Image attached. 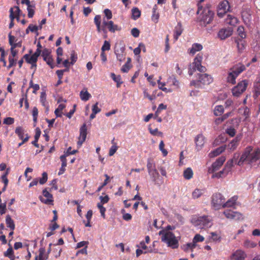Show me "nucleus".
Returning <instances> with one entry per match:
<instances>
[{
	"label": "nucleus",
	"instance_id": "nucleus-38",
	"mask_svg": "<svg viewBox=\"0 0 260 260\" xmlns=\"http://www.w3.org/2000/svg\"><path fill=\"white\" fill-rule=\"evenodd\" d=\"M41 134V130L39 128H37L36 129V134L35 135V140L34 141L32 142V144L36 147L38 148L39 147V145L38 143V140L40 137Z\"/></svg>",
	"mask_w": 260,
	"mask_h": 260
},
{
	"label": "nucleus",
	"instance_id": "nucleus-37",
	"mask_svg": "<svg viewBox=\"0 0 260 260\" xmlns=\"http://www.w3.org/2000/svg\"><path fill=\"white\" fill-rule=\"evenodd\" d=\"M15 133L20 140H23L25 138L24 136H25L26 134H24V129L22 127H17L15 129Z\"/></svg>",
	"mask_w": 260,
	"mask_h": 260
},
{
	"label": "nucleus",
	"instance_id": "nucleus-64",
	"mask_svg": "<svg viewBox=\"0 0 260 260\" xmlns=\"http://www.w3.org/2000/svg\"><path fill=\"white\" fill-rule=\"evenodd\" d=\"M110 44L107 41H105L101 50L102 51H109L110 49Z\"/></svg>",
	"mask_w": 260,
	"mask_h": 260
},
{
	"label": "nucleus",
	"instance_id": "nucleus-20",
	"mask_svg": "<svg viewBox=\"0 0 260 260\" xmlns=\"http://www.w3.org/2000/svg\"><path fill=\"white\" fill-rule=\"evenodd\" d=\"M245 70V66L240 62L235 64L233 67L230 68V71H232L234 74H236L238 76Z\"/></svg>",
	"mask_w": 260,
	"mask_h": 260
},
{
	"label": "nucleus",
	"instance_id": "nucleus-36",
	"mask_svg": "<svg viewBox=\"0 0 260 260\" xmlns=\"http://www.w3.org/2000/svg\"><path fill=\"white\" fill-rule=\"evenodd\" d=\"M210 235L211 236L209 238L210 241L214 242H218L220 241L221 236L216 232H211Z\"/></svg>",
	"mask_w": 260,
	"mask_h": 260
},
{
	"label": "nucleus",
	"instance_id": "nucleus-13",
	"mask_svg": "<svg viewBox=\"0 0 260 260\" xmlns=\"http://www.w3.org/2000/svg\"><path fill=\"white\" fill-rule=\"evenodd\" d=\"M125 47L124 46H116L115 47L114 53L116 56L117 60L121 62L125 58Z\"/></svg>",
	"mask_w": 260,
	"mask_h": 260
},
{
	"label": "nucleus",
	"instance_id": "nucleus-7",
	"mask_svg": "<svg viewBox=\"0 0 260 260\" xmlns=\"http://www.w3.org/2000/svg\"><path fill=\"white\" fill-rule=\"evenodd\" d=\"M248 84L247 80H243L239 82L238 84L232 89V92L234 96L239 97L246 89Z\"/></svg>",
	"mask_w": 260,
	"mask_h": 260
},
{
	"label": "nucleus",
	"instance_id": "nucleus-43",
	"mask_svg": "<svg viewBox=\"0 0 260 260\" xmlns=\"http://www.w3.org/2000/svg\"><path fill=\"white\" fill-rule=\"evenodd\" d=\"M38 256L39 260H46L48 259V254L45 253L44 248H40L39 249V254Z\"/></svg>",
	"mask_w": 260,
	"mask_h": 260
},
{
	"label": "nucleus",
	"instance_id": "nucleus-59",
	"mask_svg": "<svg viewBox=\"0 0 260 260\" xmlns=\"http://www.w3.org/2000/svg\"><path fill=\"white\" fill-rule=\"evenodd\" d=\"M164 147H165V144L164 143V141L161 140L160 142V143L159 145V149L162 152L163 155L164 156H165L168 154V151L164 148Z\"/></svg>",
	"mask_w": 260,
	"mask_h": 260
},
{
	"label": "nucleus",
	"instance_id": "nucleus-58",
	"mask_svg": "<svg viewBox=\"0 0 260 260\" xmlns=\"http://www.w3.org/2000/svg\"><path fill=\"white\" fill-rule=\"evenodd\" d=\"M92 216V212H87V214L86 215V217L87 219V222L85 223V221H84V222L85 223V226L87 227H90L91 225L90 223V220Z\"/></svg>",
	"mask_w": 260,
	"mask_h": 260
},
{
	"label": "nucleus",
	"instance_id": "nucleus-61",
	"mask_svg": "<svg viewBox=\"0 0 260 260\" xmlns=\"http://www.w3.org/2000/svg\"><path fill=\"white\" fill-rule=\"evenodd\" d=\"M48 179V175L46 172H43L42 174V177L39 179V183L41 184H45Z\"/></svg>",
	"mask_w": 260,
	"mask_h": 260
},
{
	"label": "nucleus",
	"instance_id": "nucleus-21",
	"mask_svg": "<svg viewBox=\"0 0 260 260\" xmlns=\"http://www.w3.org/2000/svg\"><path fill=\"white\" fill-rule=\"evenodd\" d=\"M233 30L231 28H223L219 30L218 36L221 40H223L231 36Z\"/></svg>",
	"mask_w": 260,
	"mask_h": 260
},
{
	"label": "nucleus",
	"instance_id": "nucleus-42",
	"mask_svg": "<svg viewBox=\"0 0 260 260\" xmlns=\"http://www.w3.org/2000/svg\"><path fill=\"white\" fill-rule=\"evenodd\" d=\"M224 112V108L222 105H217L214 109V114L217 116L221 115Z\"/></svg>",
	"mask_w": 260,
	"mask_h": 260
},
{
	"label": "nucleus",
	"instance_id": "nucleus-18",
	"mask_svg": "<svg viewBox=\"0 0 260 260\" xmlns=\"http://www.w3.org/2000/svg\"><path fill=\"white\" fill-rule=\"evenodd\" d=\"M242 138L241 135H237L228 145V149L230 151H234L238 147Z\"/></svg>",
	"mask_w": 260,
	"mask_h": 260
},
{
	"label": "nucleus",
	"instance_id": "nucleus-27",
	"mask_svg": "<svg viewBox=\"0 0 260 260\" xmlns=\"http://www.w3.org/2000/svg\"><path fill=\"white\" fill-rule=\"evenodd\" d=\"M100 199L101 200V203H98L97 206L100 211H106V209L103 206L102 204L107 203L109 200V198L108 195H105V196H102L100 197Z\"/></svg>",
	"mask_w": 260,
	"mask_h": 260
},
{
	"label": "nucleus",
	"instance_id": "nucleus-12",
	"mask_svg": "<svg viewBox=\"0 0 260 260\" xmlns=\"http://www.w3.org/2000/svg\"><path fill=\"white\" fill-rule=\"evenodd\" d=\"M87 127L86 123H84L80 128V135L78 137V141L77 144L81 146L82 144L85 142L87 134Z\"/></svg>",
	"mask_w": 260,
	"mask_h": 260
},
{
	"label": "nucleus",
	"instance_id": "nucleus-47",
	"mask_svg": "<svg viewBox=\"0 0 260 260\" xmlns=\"http://www.w3.org/2000/svg\"><path fill=\"white\" fill-rule=\"evenodd\" d=\"M137 247L142 249L145 250V251L144 252V253L152 252V249H149L148 248V247L146 245V243L144 241L141 242L139 245H137Z\"/></svg>",
	"mask_w": 260,
	"mask_h": 260
},
{
	"label": "nucleus",
	"instance_id": "nucleus-52",
	"mask_svg": "<svg viewBox=\"0 0 260 260\" xmlns=\"http://www.w3.org/2000/svg\"><path fill=\"white\" fill-rule=\"evenodd\" d=\"M225 132L230 137H233L236 135V131L233 127L230 126L229 127L226 128V129L225 130Z\"/></svg>",
	"mask_w": 260,
	"mask_h": 260
},
{
	"label": "nucleus",
	"instance_id": "nucleus-28",
	"mask_svg": "<svg viewBox=\"0 0 260 260\" xmlns=\"http://www.w3.org/2000/svg\"><path fill=\"white\" fill-rule=\"evenodd\" d=\"M203 49V46L199 43H194L191 47L188 49V52L192 55H194L197 51H200Z\"/></svg>",
	"mask_w": 260,
	"mask_h": 260
},
{
	"label": "nucleus",
	"instance_id": "nucleus-46",
	"mask_svg": "<svg viewBox=\"0 0 260 260\" xmlns=\"http://www.w3.org/2000/svg\"><path fill=\"white\" fill-rule=\"evenodd\" d=\"M132 18L134 20H136L139 18L141 16V11L137 8H134L132 10Z\"/></svg>",
	"mask_w": 260,
	"mask_h": 260
},
{
	"label": "nucleus",
	"instance_id": "nucleus-53",
	"mask_svg": "<svg viewBox=\"0 0 260 260\" xmlns=\"http://www.w3.org/2000/svg\"><path fill=\"white\" fill-rule=\"evenodd\" d=\"M237 32L241 39L245 38L246 34L244 31V28L243 26H239L237 28Z\"/></svg>",
	"mask_w": 260,
	"mask_h": 260
},
{
	"label": "nucleus",
	"instance_id": "nucleus-23",
	"mask_svg": "<svg viewBox=\"0 0 260 260\" xmlns=\"http://www.w3.org/2000/svg\"><path fill=\"white\" fill-rule=\"evenodd\" d=\"M23 58L25 59L26 61L29 64H31V68L37 67L36 62L38 60V58L34 54L30 56L28 54H26L23 56Z\"/></svg>",
	"mask_w": 260,
	"mask_h": 260
},
{
	"label": "nucleus",
	"instance_id": "nucleus-6",
	"mask_svg": "<svg viewBox=\"0 0 260 260\" xmlns=\"http://www.w3.org/2000/svg\"><path fill=\"white\" fill-rule=\"evenodd\" d=\"M197 80H192L190 82V85L197 87L200 86V83L203 85H209L213 81L211 76L207 74H198L197 75Z\"/></svg>",
	"mask_w": 260,
	"mask_h": 260
},
{
	"label": "nucleus",
	"instance_id": "nucleus-60",
	"mask_svg": "<svg viewBox=\"0 0 260 260\" xmlns=\"http://www.w3.org/2000/svg\"><path fill=\"white\" fill-rule=\"evenodd\" d=\"M166 109H167V105H165L164 104H159L156 111L155 113V114H154L155 116H158V115H159V114L160 113L161 110H165Z\"/></svg>",
	"mask_w": 260,
	"mask_h": 260
},
{
	"label": "nucleus",
	"instance_id": "nucleus-48",
	"mask_svg": "<svg viewBox=\"0 0 260 260\" xmlns=\"http://www.w3.org/2000/svg\"><path fill=\"white\" fill-rule=\"evenodd\" d=\"M40 102L43 106L45 107H48V105L46 102V94L44 92H42L40 95Z\"/></svg>",
	"mask_w": 260,
	"mask_h": 260
},
{
	"label": "nucleus",
	"instance_id": "nucleus-25",
	"mask_svg": "<svg viewBox=\"0 0 260 260\" xmlns=\"http://www.w3.org/2000/svg\"><path fill=\"white\" fill-rule=\"evenodd\" d=\"M183 31V28L182 25L180 22H178L177 25L175 27L174 30V39L175 41H177L181 36Z\"/></svg>",
	"mask_w": 260,
	"mask_h": 260
},
{
	"label": "nucleus",
	"instance_id": "nucleus-35",
	"mask_svg": "<svg viewBox=\"0 0 260 260\" xmlns=\"http://www.w3.org/2000/svg\"><path fill=\"white\" fill-rule=\"evenodd\" d=\"M238 22V19L231 15H228L226 22L232 26L235 25Z\"/></svg>",
	"mask_w": 260,
	"mask_h": 260
},
{
	"label": "nucleus",
	"instance_id": "nucleus-11",
	"mask_svg": "<svg viewBox=\"0 0 260 260\" xmlns=\"http://www.w3.org/2000/svg\"><path fill=\"white\" fill-rule=\"evenodd\" d=\"M233 165V160L232 159L228 161L223 170L218 173H215L213 175V177L219 178L225 176L228 172L231 171Z\"/></svg>",
	"mask_w": 260,
	"mask_h": 260
},
{
	"label": "nucleus",
	"instance_id": "nucleus-14",
	"mask_svg": "<svg viewBox=\"0 0 260 260\" xmlns=\"http://www.w3.org/2000/svg\"><path fill=\"white\" fill-rule=\"evenodd\" d=\"M20 11L19 8L17 6H15L14 8H11L10 10V18L11 22L9 24V28H12L14 26V20L15 18H17V20L19 19V13Z\"/></svg>",
	"mask_w": 260,
	"mask_h": 260
},
{
	"label": "nucleus",
	"instance_id": "nucleus-1",
	"mask_svg": "<svg viewBox=\"0 0 260 260\" xmlns=\"http://www.w3.org/2000/svg\"><path fill=\"white\" fill-rule=\"evenodd\" d=\"M259 159L260 148H256L253 149L251 146H248L243 151L238 164L241 165L244 162L251 164L256 162Z\"/></svg>",
	"mask_w": 260,
	"mask_h": 260
},
{
	"label": "nucleus",
	"instance_id": "nucleus-44",
	"mask_svg": "<svg viewBox=\"0 0 260 260\" xmlns=\"http://www.w3.org/2000/svg\"><path fill=\"white\" fill-rule=\"evenodd\" d=\"M147 168L148 170V172H149V171H152L153 170H156L155 164L152 159L148 158L147 159Z\"/></svg>",
	"mask_w": 260,
	"mask_h": 260
},
{
	"label": "nucleus",
	"instance_id": "nucleus-22",
	"mask_svg": "<svg viewBox=\"0 0 260 260\" xmlns=\"http://www.w3.org/2000/svg\"><path fill=\"white\" fill-rule=\"evenodd\" d=\"M225 160L224 156L219 157L212 165V172L217 171Z\"/></svg>",
	"mask_w": 260,
	"mask_h": 260
},
{
	"label": "nucleus",
	"instance_id": "nucleus-31",
	"mask_svg": "<svg viewBox=\"0 0 260 260\" xmlns=\"http://www.w3.org/2000/svg\"><path fill=\"white\" fill-rule=\"evenodd\" d=\"M237 77L238 76L236 74H234L232 71L230 70L227 77V82L232 84H235Z\"/></svg>",
	"mask_w": 260,
	"mask_h": 260
},
{
	"label": "nucleus",
	"instance_id": "nucleus-19",
	"mask_svg": "<svg viewBox=\"0 0 260 260\" xmlns=\"http://www.w3.org/2000/svg\"><path fill=\"white\" fill-rule=\"evenodd\" d=\"M223 214L229 219L239 220L243 219V215L241 212H223Z\"/></svg>",
	"mask_w": 260,
	"mask_h": 260
},
{
	"label": "nucleus",
	"instance_id": "nucleus-33",
	"mask_svg": "<svg viewBox=\"0 0 260 260\" xmlns=\"http://www.w3.org/2000/svg\"><path fill=\"white\" fill-rule=\"evenodd\" d=\"M230 5L228 1H223L221 2L218 6V9L221 10H224V12H228L230 9Z\"/></svg>",
	"mask_w": 260,
	"mask_h": 260
},
{
	"label": "nucleus",
	"instance_id": "nucleus-63",
	"mask_svg": "<svg viewBox=\"0 0 260 260\" xmlns=\"http://www.w3.org/2000/svg\"><path fill=\"white\" fill-rule=\"evenodd\" d=\"M78 58L77 54H76L75 51H73L71 54V62L70 63L71 65H73L77 61Z\"/></svg>",
	"mask_w": 260,
	"mask_h": 260
},
{
	"label": "nucleus",
	"instance_id": "nucleus-8",
	"mask_svg": "<svg viewBox=\"0 0 260 260\" xmlns=\"http://www.w3.org/2000/svg\"><path fill=\"white\" fill-rule=\"evenodd\" d=\"M224 201L225 199L220 193L216 192L212 195L211 203L216 209L223 207Z\"/></svg>",
	"mask_w": 260,
	"mask_h": 260
},
{
	"label": "nucleus",
	"instance_id": "nucleus-10",
	"mask_svg": "<svg viewBox=\"0 0 260 260\" xmlns=\"http://www.w3.org/2000/svg\"><path fill=\"white\" fill-rule=\"evenodd\" d=\"M252 12L250 8L247 6L242 7L241 12V17L245 23H248L251 19Z\"/></svg>",
	"mask_w": 260,
	"mask_h": 260
},
{
	"label": "nucleus",
	"instance_id": "nucleus-50",
	"mask_svg": "<svg viewBox=\"0 0 260 260\" xmlns=\"http://www.w3.org/2000/svg\"><path fill=\"white\" fill-rule=\"evenodd\" d=\"M150 133L153 136H157L160 137H162L163 134L162 132L158 131V129L156 128L155 129H153L151 127H149L148 128Z\"/></svg>",
	"mask_w": 260,
	"mask_h": 260
},
{
	"label": "nucleus",
	"instance_id": "nucleus-54",
	"mask_svg": "<svg viewBox=\"0 0 260 260\" xmlns=\"http://www.w3.org/2000/svg\"><path fill=\"white\" fill-rule=\"evenodd\" d=\"M204 239L205 238L203 236L200 234H196L192 239V242L194 243L197 244L198 242H203Z\"/></svg>",
	"mask_w": 260,
	"mask_h": 260
},
{
	"label": "nucleus",
	"instance_id": "nucleus-39",
	"mask_svg": "<svg viewBox=\"0 0 260 260\" xmlns=\"http://www.w3.org/2000/svg\"><path fill=\"white\" fill-rule=\"evenodd\" d=\"M193 174V171L190 168H187L183 172V177L187 180H189L192 178Z\"/></svg>",
	"mask_w": 260,
	"mask_h": 260
},
{
	"label": "nucleus",
	"instance_id": "nucleus-45",
	"mask_svg": "<svg viewBox=\"0 0 260 260\" xmlns=\"http://www.w3.org/2000/svg\"><path fill=\"white\" fill-rule=\"evenodd\" d=\"M204 193V189L196 188L192 193V198L194 199L201 197Z\"/></svg>",
	"mask_w": 260,
	"mask_h": 260
},
{
	"label": "nucleus",
	"instance_id": "nucleus-3",
	"mask_svg": "<svg viewBox=\"0 0 260 260\" xmlns=\"http://www.w3.org/2000/svg\"><path fill=\"white\" fill-rule=\"evenodd\" d=\"M211 218L206 215L194 216L192 218L191 222L195 226L200 229L208 228L212 225Z\"/></svg>",
	"mask_w": 260,
	"mask_h": 260
},
{
	"label": "nucleus",
	"instance_id": "nucleus-4",
	"mask_svg": "<svg viewBox=\"0 0 260 260\" xmlns=\"http://www.w3.org/2000/svg\"><path fill=\"white\" fill-rule=\"evenodd\" d=\"M201 11H202L199 18L200 25L206 26L213 20L214 14L208 6L202 9Z\"/></svg>",
	"mask_w": 260,
	"mask_h": 260
},
{
	"label": "nucleus",
	"instance_id": "nucleus-56",
	"mask_svg": "<svg viewBox=\"0 0 260 260\" xmlns=\"http://www.w3.org/2000/svg\"><path fill=\"white\" fill-rule=\"evenodd\" d=\"M244 245L246 248H253L256 246V243L249 240H246L244 242Z\"/></svg>",
	"mask_w": 260,
	"mask_h": 260
},
{
	"label": "nucleus",
	"instance_id": "nucleus-51",
	"mask_svg": "<svg viewBox=\"0 0 260 260\" xmlns=\"http://www.w3.org/2000/svg\"><path fill=\"white\" fill-rule=\"evenodd\" d=\"M32 117H33V121H34V122L35 123V126L37 122V118H38V110L36 107H34L33 108V109L32 111Z\"/></svg>",
	"mask_w": 260,
	"mask_h": 260
},
{
	"label": "nucleus",
	"instance_id": "nucleus-62",
	"mask_svg": "<svg viewBox=\"0 0 260 260\" xmlns=\"http://www.w3.org/2000/svg\"><path fill=\"white\" fill-rule=\"evenodd\" d=\"M35 8L34 6L30 5L29 7L27 8V10L28 11V17L29 18H32L34 16L35 14V11L34 8Z\"/></svg>",
	"mask_w": 260,
	"mask_h": 260
},
{
	"label": "nucleus",
	"instance_id": "nucleus-29",
	"mask_svg": "<svg viewBox=\"0 0 260 260\" xmlns=\"http://www.w3.org/2000/svg\"><path fill=\"white\" fill-rule=\"evenodd\" d=\"M43 194L44 197L46 198V199L44 201L43 200V198H41V200L42 202H44L45 203H50L53 201L52 200V195L50 193L49 191L47 190V189H45L43 191Z\"/></svg>",
	"mask_w": 260,
	"mask_h": 260
},
{
	"label": "nucleus",
	"instance_id": "nucleus-34",
	"mask_svg": "<svg viewBox=\"0 0 260 260\" xmlns=\"http://www.w3.org/2000/svg\"><path fill=\"white\" fill-rule=\"evenodd\" d=\"M80 97L82 101H88L91 97V94L88 92L86 89L84 90H82L80 92Z\"/></svg>",
	"mask_w": 260,
	"mask_h": 260
},
{
	"label": "nucleus",
	"instance_id": "nucleus-26",
	"mask_svg": "<svg viewBox=\"0 0 260 260\" xmlns=\"http://www.w3.org/2000/svg\"><path fill=\"white\" fill-rule=\"evenodd\" d=\"M198 246L197 244L194 243L192 241L190 243H187L182 246L181 248L182 250L187 252L191 251L192 252L193 249Z\"/></svg>",
	"mask_w": 260,
	"mask_h": 260
},
{
	"label": "nucleus",
	"instance_id": "nucleus-9",
	"mask_svg": "<svg viewBox=\"0 0 260 260\" xmlns=\"http://www.w3.org/2000/svg\"><path fill=\"white\" fill-rule=\"evenodd\" d=\"M106 27L107 28L108 30L111 32H115V31H119L121 30V27L116 24H114L112 21H106L105 19L103 21L102 31L106 32Z\"/></svg>",
	"mask_w": 260,
	"mask_h": 260
},
{
	"label": "nucleus",
	"instance_id": "nucleus-15",
	"mask_svg": "<svg viewBox=\"0 0 260 260\" xmlns=\"http://www.w3.org/2000/svg\"><path fill=\"white\" fill-rule=\"evenodd\" d=\"M196 149L197 151L201 150L205 143V137L202 134L198 135L194 138Z\"/></svg>",
	"mask_w": 260,
	"mask_h": 260
},
{
	"label": "nucleus",
	"instance_id": "nucleus-55",
	"mask_svg": "<svg viewBox=\"0 0 260 260\" xmlns=\"http://www.w3.org/2000/svg\"><path fill=\"white\" fill-rule=\"evenodd\" d=\"M240 110H243V115L245 116V120L249 117L250 115V110L247 107H245L243 109H239Z\"/></svg>",
	"mask_w": 260,
	"mask_h": 260
},
{
	"label": "nucleus",
	"instance_id": "nucleus-57",
	"mask_svg": "<svg viewBox=\"0 0 260 260\" xmlns=\"http://www.w3.org/2000/svg\"><path fill=\"white\" fill-rule=\"evenodd\" d=\"M168 82H171L174 86H179V82L174 76H170L168 79Z\"/></svg>",
	"mask_w": 260,
	"mask_h": 260
},
{
	"label": "nucleus",
	"instance_id": "nucleus-49",
	"mask_svg": "<svg viewBox=\"0 0 260 260\" xmlns=\"http://www.w3.org/2000/svg\"><path fill=\"white\" fill-rule=\"evenodd\" d=\"M17 59L16 58H14L13 57H9V64L7 66V69H10L13 67H14L16 65Z\"/></svg>",
	"mask_w": 260,
	"mask_h": 260
},
{
	"label": "nucleus",
	"instance_id": "nucleus-17",
	"mask_svg": "<svg viewBox=\"0 0 260 260\" xmlns=\"http://www.w3.org/2000/svg\"><path fill=\"white\" fill-rule=\"evenodd\" d=\"M238 199V196H234L229 199L225 203L224 202L223 208L232 207L233 209H236L239 203L237 202Z\"/></svg>",
	"mask_w": 260,
	"mask_h": 260
},
{
	"label": "nucleus",
	"instance_id": "nucleus-30",
	"mask_svg": "<svg viewBox=\"0 0 260 260\" xmlns=\"http://www.w3.org/2000/svg\"><path fill=\"white\" fill-rule=\"evenodd\" d=\"M225 149V146H221L210 152L209 155L210 157H214L221 153Z\"/></svg>",
	"mask_w": 260,
	"mask_h": 260
},
{
	"label": "nucleus",
	"instance_id": "nucleus-32",
	"mask_svg": "<svg viewBox=\"0 0 260 260\" xmlns=\"http://www.w3.org/2000/svg\"><path fill=\"white\" fill-rule=\"evenodd\" d=\"M58 216L57 215V212H54L53 219L51 220V223L49 225V228L52 231L56 230L59 227V225L55 222Z\"/></svg>",
	"mask_w": 260,
	"mask_h": 260
},
{
	"label": "nucleus",
	"instance_id": "nucleus-41",
	"mask_svg": "<svg viewBox=\"0 0 260 260\" xmlns=\"http://www.w3.org/2000/svg\"><path fill=\"white\" fill-rule=\"evenodd\" d=\"M4 256L9 257L10 260H14L15 256L14 254V251L12 247H10L4 253Z\"/></svg>",
	"mask_w": 260,
	"mask_h": 260
},
{
	"label": "nucleus",
	"instance_id": "nucleus-5",
	"mask_svg": "<svg viewBox=\"0 0 260 260\" xmlns=\"http://www.w3.org/2000/svg\"><path fill=\"white\" fill-rule=\"evenodd\" d=\"M203 60V54L199 53L197 55L192 63V68L188 69V74L190 76L193 75V72L196 70L200 72L201 73H205L207 69L205 67L202 66V61Z\"/></svg>",
	"mask_w": 260,
	"mask_h": 260
},
{
	"label": "nucleus",
	"instance_id": "nucleus-2",
	"mask_svg": "<svg viewBox=\"0 0 260 260\" xmlns=\"http://www.w3.org/2000/svg\"><path fill=\"white\" fill-rule=\"evenodd\" d=\"M172 230L170 225L167 226L166 229L159 232V235L161 237V241L166 243L168 247L172 249H176L179 247V241L175 235L170 231Z\"/></svg>",
	"mask_w": 260,
	"mask_h": 260
},
{
	"label": "nucleus",
	"instance_id": "nucleus-24",
	"mask_svg": "<svg viewBox=\"0 0 260 260\" xmlns=\"http://www.w3.org/2000/svg\"><path fill=\"white\" fill-rule=\"evenodd\" d=\"M246 254L242 250H237L232 256V260H244Z\"/></svg>",
	"mask_w": 260,
	"mask_h": 260
},
{
	"label": "nucleus",
	"instance_id": "nucleus-16",
	"mask_svg": "<svg viewBox=\"0 0 260 260\" xmlns=\"http://www.w3.org/2000/svg\"><path fill=\"white\" fill-rule=\"evenodd\" d=\"M148 174L155 185L160 186L163 183L162 180L159 179V174L156 170L149 171Z\"/></svg>",
	"mask_w": 260,
	"mask_h": 260
},
{
	"label": "nucleus",
	"instance_id": "nucleus-40",
	"mask_svg": "<svg viewBox=\"0 0 260 260\" xmlns=\"http://www.w3.org/2000/svg\"><path fill=\"white\" fill-rule=\"evenodd\" d=\"M6 222L7 227L9 228L11 231H13L15 229V225L14 221L9 215L6 216Z\"/></svg>",
	"mask_w": 260,
	"mask_h": 260
}]
</instances>
